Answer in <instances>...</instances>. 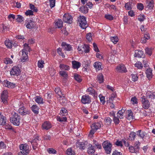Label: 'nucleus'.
<instances>
[{"instance_id": "nucleus-11", "label": "nucleus", "mask_w": 155, "mask_h": 155, "mask_svg": "<svg viewBox=\"0 0 155 155\" xmlns=\"http://www.w3.org/2000/svg\"><path fill=\"white\" fill-rule=\"evenodd\" d=\"M39 141L40 140L39 137L36 136L35 138L31 142L34 150H35L36 149Z\"/></svg>"}, {"instance_id": "nucleus-40", "label": "nucleus", "mask_w": 155, "mask_h": 155, "mask_svg": "<svg viewBox=\"0 0 155 155\" xmlns=\"http://www.w3.org/2000/svg\"><path fill=\"white\" fill-rule=\"evenodd\" d=\"M67 114L68 112L67 110L64 108H62L60 113V115L62 116H65Z\"/></svg>"}, {"instance_id": "nucleus-36", "label": "nucleus", "mask_w": 155, "mask_h": 155, "mask_svg": "<svg viewBox=\"0 0 155 155\" xmlns=\"http://www.w3.org/2000/svg\"><path fill=\"white\" fill-rule=\"evenodd\" d=\"M8 29V28L6 25L3 24L1 25L0 26V32H3L5 31H6Z\"/></svg>"}, {"instance_id": "nucleus-4", "label": "nucleus", "mask_w": 155, "mask_h": 155, "mask_svg": "<svg viewBox=\"0 0 155 155\" xmlns=\"http://www.w3.org/2000/svg\"><path fill=\"white\" fill-rule=\"evenodd\" d=\"M80 27L83 29H85L88 25L86 21V18L84 16H80L78 20Z\"/></svg>"}, {"instance_id": "nucleus-2", "label": "nucleus", "mask_w": 155, "mask_h": 155, "mask_svg": "<svg viewBox=\"0 0 155 155\" xmlns=\"http://www.w3.org/2000/svg\"><path fill=\"white\" fill-rule=\"evenodd\" d=\"M102 146L105 153L107 154H110L111 152L112 147L111 143L108 141H106L103 142Z\"/></svg>"}, {"instance_id": "nucleus-56", "label": "nucleus", "mask_w": 155, "mask_h": 155, "mask_svg": "<svg viewBox=\"0 0 155 155\" xmlns=\"http://www.w3.org/2000/svg\"><path fill=\"white\" fill-rule=\"evenodd\" d=\"M145 18V16L144 15L140 14L138 17V20L140 22L143 21Z\"/></svg>"}, {"instance_id": "nucleus-38", "label": "nucleus", "mask_w": 155, "mask_h": 155, "mask_svg": "<svg viewBox=\"0 0 155 155\" xmlns=\"http://www.w3.org/2000/svg\"><path fill=\"white\" fill-rule=\"evenodd\" d=\"M134 117L132 111L131 110H128L127 111V119L129 120H131L133 119Z\"/></svg>"}, {"instance_id": "nucleus-3", "label": "nucleus", "mask_w": 155, "mask_h": 155, "mask_svg": "<svg viewBox=\"0 0 155 155\" xmlns=\"http://www.w3.org/2000/svg\"><path fill=\"white\" fill-rule=\"evenodd\" d=\"M21 151L19 152L18 155H27L29 152V147L26 144H22L20 146Z\"/></svg>"}, {"instance_id": "nucleus-32", "label": "nucleus", "mask_w": 155, "mask_h": 155, "mask_svg": "<svg viewBox=\"0 0 155 155\" xmlns=\"http://www.w3.org/2000/svg\"><path fill=\"white\" fill-rule=\"evenodd\" d=\"M147 76L149 79L152 78V70L150 68L148 69L146 71Z\"/></svg>"}, {"instance_id": "nucleus-24", "label": "nucleus", "mask_w": 155, "mask_h": 155, "mask_svg": "<svg viewBox=\"0 0 155 155\" xmlns=\"http://www.w3.org/2000/svg\"><path fill=\"white\" fill-rule=\"evenodd\" d=\"M147 96L151 100L155 99V92L148 91L146 94Z\"/></svg>"}, {"instance_id": "nucleus-62", "label": "nucleus", "mask_w": 155, "mask_h": 155, "mask_svg": "<svg viewBox=\"0 0 155 155\" xmlns=\"http://www.w3.org/2000/svg\"><path fill=\"white\" fill-rule=\"evenodd\" d=\"M119 118H120L117 117H116L115 116L113 117V120L115 124H117L119 123L120 120H119Z\"/></svg>"}, {"instance_id": "nucleus-54", "label": "nucleus", "mask_w": 155, "mask_h": 155, "mask_svg": "<svg viewBox=\"0 0 155 155\" xmlns=\"http://www.w3.org/2000/svg\"><path fill=\"white\" fill-rule=\"evenodd\" d=\"M30 8L31 10L33 11V12H37L38 11V9L36 7H35L34 5L30 4L29 5Z\"/></svg>"}, {"instance_id": "nucleus-43", "label": "nucleus", "mask_w": 155, "mask_h": 155, "mask_svg": "<svg viewBox=\"0 0 155 155\" xmlns=\"http://www.w3.org/2000/svg\"><path fill=\"white\" fill-rule=\"evenodd\" d=\"M137 134L140 138L143 139L146 133L143 132H141V130H140L137 132Z\"/></svg>"}, {"instance_id": "nucleus-48", "label": "nucleus", "mask_w": 155, "mask_h": 155, "mask_svg": "<svg viewBox=\"0 0 155 155\" xmlns=\"http://www.w3.org/2000/svg\"><path fill=\"white\" fill-rule=\"evenodd\" d=\"M44 63V61L42 60H39L38 61V66L39 68H43Z\"/></svg>"}, {"instance_id": "nucleus-26", "label": "nucleus", "mask_w": 155, "mask_h": 155, "mask_svg": "<svg viewBox=\"0 0 155 155\" xmlns=\"http://www.w3.org/2000/svg\"><path fill=\"white\" fill-rule=\"evenodd\" d=\"M147 8L149 9H152L153 8V0H147Z\"/></svg>"}, {"instance_id": "nucleus-30", "label": "nucleus", "mask_w": 155, "mask_h": 155, "mask_svg": "<svg viewBox=\"0 0 155 155\" xmlns=\"http://www.w3.org/2000/svg\"><path fill=\"white\" fill-rule=\"evenodd\" d=\"M59 67L61 70L65 71H68L70 69L69 66L64 64H60Z\"/></svg>"}, {"instance_id": "nucleus-8", "label": "nucleus", "mask_w": 155, "mask_h": 155, "mask_svg": "<svg viewBox=\"0 0 155 155\" xmlns=\"http://www.w3.org/2000/svg\"><path fill=\"white\" fill-rule=\"evenodd\" d=\"M81 101L84 104H89L91 101V97L88 95H84L81 97Z\"/></svg>"}, {"instance_id": "nucleus-51", "label": "nucleus", "mask_w": 155, "mask_h": 155, "mask_svg": "<svg viewBox=\"0 0 155 155\" xmlns=\"http://www.w3.org/2000/svg\"><path fill=\"white\" fill-rule=\"evenodd\" d=\"M4 62L6 64H10L13 63V61L9 58H6L4 60Z\"/></svg>"}, {"instance_id": "nucleus-25", "label": "nucleus", "mask_w": 155, "mask_h": 155, "mask_svg": "<svg viewBox=\"0 0 155 155\" xmlns=\"http://www.w3.org/2000/svg\"><path fill=\"white\" fill-rule=\"evenodd\" d=\"M76 147L81 150H84L85 148V144L83 142H78L76 143Z\"/></svg>"}, {"instance_id": "nucleus-10", "label": "nucleus", "mask_w": 155, "mask_h": 155, "mask_svg": "<svg viewBox=\"0 0 155 155\" xmlns=\"http://www.w3.org/2000/svg\"><path fill=\"white\" fill-rule=\"evenodd\" d=\"M141 101L142 106L145 109H147L150 107V103L148 100L145 98L144 97H142Z\"/></svg>"}, {"instance_id": "nucleus-58", "label": "nucleus", "mask_w": 155, "mask_h": 155, "mask_svg": "<svg viewBox=\"0 0 155 155\" xmlns=\"http://www.w3.org/2000/svg\"><path fill=\"white\" fill-rule=\"evenodd\" d=\"M105 17L106 19L110 20H112L114 19L113 16L112 15L109 14L105 15Z\"/></svg>"}, {"instance_id": "nucleus-20", "label": "nucleus", "mask_w": 155, "mask_h": 155, "mask_svg": "<svg viewBox=\"0 0 155 155\" xmlns=\"http://www.w3.org/2000/svg\"><path fill=\"white\" fill-rule=\"evenodd\" d=\"M135 52L134 56L135 57H137L138 58H143L145 56V55L143 51H142L136 50Z\"/></svg>"}, {"instance_id": "nucleus-21", "label": "nucleus", "mask_w": 155, "mask_h": 155, "mask_svg": "<svg viewBox=\"0 0 155 155\" xmlns=\"http://www.w3.org/2000/svg\"><path fill=\"white\" fill-rule=\"evenodd\" d=\"M93 66L97 70L99 71L102 69V63L100 62H95Z\"/></svg>"}, {"instance_id": "nucleus-42", "label": "nucleus", "mask_w": 155, "mask_h": 155, "mask_svg": "<svg viewBox=\"0 0 155 155\" xmlns=\"http://www.w3.org/2000/svg\"><path fill=\"white\" fill-rule=\"evenodd\" d=\"M79 11L83 13H86L88 12V9L87 7L83 6L79 8Z\"/></svg>"}, {"instance_id": "nucleus-49", "label": "nucleus", "mask_w": 155, "mask_h": 155, "mask_svg": "<svg viewBox=\"0 0 155 155\" xmlns=\"http://www.w3.org/2000/svg\"><path fill=\"white\" fill-rule=\"evenodd\" d=\"M47 151L50 154H55L57 153V151L54 149L49 148L47 149Z\"/></svg>"}, {"instance_id": "nucleus-14", "label": "nucleus", "mask_w": 155, "mask_h": 155, "mask_svg": "<svg viewBox=\"0 0 155 155\" xmlns=\"http://www.w3.org/2000/svg\"><path fill=\"white\" fill-rule=\"evenodd\" d=\"M116 70L119 72H126L127 70L124 64H120L118 65L116 68Z\"/></svg>"}, {"instance_id": "nucleus-44", "label": "nucleus", "mask_w": 155, "mask_h": 155, "mask_svg": "<svg viewBox=\"0 0 155 155\" xmlns=\"http://www.w3.org/2000/svg\"><path fill=\"white\" fill-rule=\"evenodd\" d=\"M124 112V110H119L117 113V116L120 119L123 118V114Z\"/></svg>"}, {"instance_id": "nucleus-23", "label": "nucleus", "mask_w": 155, "mask_h": 155, "mask_svg": "<svg viewBox=\"0 0 155 155\" xmlns=\"http://www.w3.org/2000/svg\"><path fill=\"white\" fill-rule=\"evenodd\" d=\"M72 68L74 69H78L81 66V63L75 61H72Z\"/></svg>"}, {"instance_id": "nucleus-15", "label": "nucleus", "mask_w": 155, "mask_h": 155, "mask_svg": "<svg viewBox=\"0 0 155 155\" xmlns=\"http://www.w3.org/2000/svg\"><path fill=\"white\" fill-rule=\"evenodd\" d=\"M35 23L31 20H29L26 22L25 25L26 27L28 29H31L34 27Z\"/></svg>"}, {"instance_id": "nucleus-29", "label": "nucleus", "mask_w": 155, "mask_h": 155, "mask_svg": "<svg viewBox=\"0 0 155 155\" xmlns=\"http://www.w3.org/2000/svg\"><path fill=\"white\" fill-rule=\"evenodd\" d=\"M150 38V36L148 34H144V36L141 38V41L142 43H145L147 40Z\"/></svg>"}, {"instance_id": "nucleus-61", "label": "nucleus", "mask_w": 155, "mask_h": 155, "mask_svg": "<svg viewBox=\"0 0 155 155\" xmlns=\"http://www.w3.org/2000/svg\"><path fill=\"white\" fill-rule=\"evenodd\" d=\"M87 39L89 41H91L92 40V35L91 33H89L87 34Z\"/></svg>"}, {"instance_id": "nucleus-39", "label": "nucleus", "mask_w": 155, "mask_h": 155, "mask_svg": "<svg viewBox=\"0 0 155 155\" xmlns=\"http://www.w3.org/2000/svg\"><path fill=\"white\" fill-rule=\"evenodd\" d=\"M129 151L132 153H136L138 151V146L136 147H134L132 146H130L129 148Z\"/></svg>"}, {"instance_id": "nucleus-47", "label": "nucleus", "mask_w": 155, "mask_h": 155, "mask_svg": "<svg viewBox=\"0 0 155 155\" xmlns=\"http://www.w3.org/2000/svg\"><path fill=\"white\" fill-rule=\"evenodd\" d=\"M136 137V133L133 132H131L129 136V139L131 140H134Z\"/></svg>"}, {"instance_id": "nucleus-37", "label": "nucleus", "mask_w": 155, "mask_h": 155, "mask_svg": "<svg viewBox=\"0 0 155 155\" xmlns=\"http://www.w3.org/2000/svg\"><path fill=\"white\" fill-rule=\"evenodd\" d=\"M97 80V81L100 84L104 82V77L102 74L100 73L98 75Z\"/></svg>"}, {"instance_id": "nucleus-41", "label": "nucleus", "mask_w": 155, "mask_h": 155, "mask_svg": "<svg viewBox=\"0 0 155 155\" xmlns=\"http://www.w3.org/2000/svg\"><path fill=\"white\" fill-rule=\"evenodd\" d=\"M5 45L8 48H12L13 43L12 42L9 40H5Z\"/></svg>"}, {"instance_id": "nucleus-5", "label": "nucleus", "mask_w": 155, "mask_h": 155, "mask_svg": "<svg viewBox=\"0 0 155 155\" xmlns=\"http://www.w3.org/2000/svg\"><path fill=\"white\" fill-rule=\"evenodd\" d=\"M78 49L79 53H87L89 51V47L87 45H80L78 46Z\"/></svg>"}, {"instance_id": "nucleus-12", "label": "nucleus", "mask_w": 155, "mask_h": 155, "mask_svg": "<svg viewBox=\"0 0 155 155\" xmlns=\"http://www.w3.org/2000/svg\"><path fill=\"white\" fill-rule=\"evenodd\" d=\"M3 84L4 86L10 88H14L15 87V84L5 80L3 82Z\"/></svg>"}, {"instance_id": "nucleus-55", "label": "nucleus", "mask_w": 155, "mask_h": 155, "mask_svg": "<svg viewBox=\"0 0 155 155\" xmlns=\"http://www.w3.org/2000/svg\"><path fill=\"white\" fill-rule=\"evenodd\" d=\"M101 103L104 104L105 102V97L101 94H100L99 96Z\"/></svg>"}, {"instance_id": "nucleus-28", "label": "nucleus", "mask_w": 155, "mask_h": 155, "mask_svg": "<svg viewBox=\"0 0 155 155\" xmlns=\"http://www.w3.org/2000/svg\"><path fill=\"white\" fill-rule=\"evenodd\" d=\"M63 26V22L62 20L60 19H58V20L55 22V27L56 28H61Z\"/></svg>"}, {"instance_id": "nucleus-33", "label": "nucleus", "mask_w": 155, "mask_h": 155, "mask_svg": "<svg viewBox=\"0 0 155 155\" xmlns=\"http://www.w3.org/2000/svg\"><path fill=\"white\" fill-rule=\"evenodd\" d=\"M95 151V150L94 148V147L91 145H89V147L87 150V152L89 154H92Z\"/></svg>"}, {"instance_id": "nucleus-59", "label": "nucleus", "mask_w": 155, "mask_h": 155, "mask_svg": "<svg viewBox=\"0 0 155 155\" xmlns=\"http://www.w3.org/2000/svg\"><path fill=\"white\" fill-rule=\"evenodd\" d=\"M16 20L18 22H21L23 21V18L20 15H18Z\"/></svg>"}, {"instance_id": "nucleus-53", "label": "nucleus", "mask_w": 155, "mask_h": 155, "mask_svg": "<svg viewBox=\"0 0 155 155\" xmlns=\"http://www.w3.org/2000/svg\"><path fill=\"white\" fill-rule=\"evenodd\" d=\"M135 66L139 69H141L143 67L142 63L140 61L137 62L135 64Z\"/></svg>"}, {"instance_id": "nucleus-1", "label": "nucleus", "mask_w": 155, "mask_h": 155, "mask_svg": "<svg viewBox=\"0 0 155 155\" xmlns=\"http://www.w3.org/2000/svg\"><path fill=\"white\" fill-rule=\"evenodd\" d=\"M20 119V116L18 115L17 113L15 112H12V113L10 117V121L13 124L16 126L19 125Z\"/></svg>"}, {"instance_id": "nucleus-22", "label": "nucleus", "mask_w": 155, "mask_h": 155, "mask_svg": "<svg viewBox=\"0 0 155 155\" xmlns=\"http://www.w3.org/2000/svg\"><path fill=\"white\" fill-rule=\"evenodd\" d=\"M61 45L63 49H64L65 51H70L72 50L71 46L69 44H66L65 42H62Z\"/></svg>"}, {"instance_id": "nucleus-34", "label": "nucleus", "mask_w": 155, "mask_h": 155, "mask_svg": "<svg viewBox=\"0 0 155 155\" xmlns=\"http://www.w3.org/2000/svg\"><path fill=\"white\" fill-rule=\"evenodd\" d=\"M35 101L36 102L39 104L43 103V99L40 96H37L35 98Z\"/></svg>"}, {"instance_id": "nucleus-19", "label": "nucleus", "mask_w": 155, "mask_h": 155, "mask_svg": "<svg viewBox=\"0 0 155 155\" xmlns=\"http://www.w3.org/2000/svg\"><path fill=\"white\" fill-rule=\"evenodd\" d=\"M101 127V122L94 123L92 124V125L91 126V128L93 130L94 129V130H96L100 128Z\"/></svg>"}, {"instance_id": "nucleus-35", "label": "nucleus", "mask_w": 155, "mask_h": 155, "mask_svg": "<svg viewBox=\"0 0 155 155\" xmlns=\"http://www.w3.org/2000/svg\"><path fill=\"white\" fill-rule=\"evenodd\" d=\"M31 109L32 111L35 114H37L38 113L39 108L36 105H33L31 107Z\"/></svg>"}, {"instance_id": "nucleus-7", "label": "nucleus", "mask_w": 155, "mask_h": 155, "mask_svg": "<svg viewBox=\"0 0 155 155\" xmlns=\"http://www.w3.org/2000/svg\"><path fill=\"white\" fill-rule=\"evenodd\" d=\"M8 92L7 91H3L1 95L2 101L4 104H7L8 103Z\"/></svg>"}, {"instance_id": "nucleus-60", "label": "nucleus", "mask_w": 155, "mask_h": 155, "mask_svg": "<svg viewBox=\"0 0 155 155\" xmlns=\"http://www.w3.org/2000/svg\"><path fill=\"white\" fill-rule=\"evenodd\" d=\"M24 47L23 49H25V51L28 52V51H29L30 50V48L28 46V45L26 43H25L24 45Z\"/></svg>"}, {"instance_id": "nucleus-17", "label": "nucleus", "mask_w": 155, "mask_h": 155, "mask_svg": "<svg viewBox=\"0 0 155 155\" xmlns=\"http://www.w3.org/2000/svg\"><path fill=\"white\" fill-rule=\"evenodd\" d=\"M22 56L21 57V61L23 62H25L28 59V56L27 51H25V49H23L22 51Z\"/></svg>"}, {"instance_id": "nucleus-16", "label": "nucleus", "mask_w": 155, "mask_h": 155, "mask_svg": "<svg viewBox=\"0 0 155 155\" xmlns=\"http://www.w3.org/2000/svg\"><path fill=\"white\" fill-rule=\"evenodd\" d=\"M51 127V125L49 122L45 121L42 124V128L43 130H48Z\"/></svg>"}, {"instance_id": "nucleus-64", "label": "nucleus", "mask_w": 155, "mask_h": 155, "mask_svg": "<svg viewBox=\"0 0 155 155\" xmlns=\"http://www.w3.org/2000/svg\"><path fill=\"white\" fill-rule=\"evenodd\" d=\"M8 18L11 21H13L15 18V15L13 14L9 15L8 16Z\"/></svg>"}, {"instance_id": "nucleus-27", "label": "nucleus", "mask_w": 155, "mask_h": 155, "mask_svg": "<svg viewBox=\"0 0 155 155\" xmlns=\"http://www.w3.org/2000/svg\"><path fill=\"white\" fill-rule=\"evenodd\" d=\"M19 113L21 115H25L29 113V112L24 107H20L18 110Z\"/></svg>"}, {"instance_id": "nucleus-52", "label": "nucleus", "mask_w": 155, "mask_h": 155, "mask_svg": "<svg viewBox=\"0 0 155 155\" xmlns=\"http://www.w3.org/2000/svg\"><path fill=\"white\" fill-rule=\"evenodd\" d=\"M60 74L64 78L68 77V74L67 72L65 71H61L59 72Z\"/></svg>"}, {"instance_id": "nucleus-13", "label": "nucleus", "mask_w": 155, "mask_h": 155, "mask_svg": "<svg viewBox=\"0 0 155 155\" xmlns=\"http://www.w3.org/2000/svg\"><path fill=\"white\" fill-rule=\"evenodd\" d=\"M88 94L92 95L94 97H97V92L92 87H89L87 88L86 91Z\"/></svg>"}, {"instance_id": "nucleus-9", "label": "nucleus", "mask_w": 155, "mask_h": 155, "mask_svg": "<svg viewBox=\"0 0 155 155\" xmlns=\"http://www.w3.org/2000/svg\"><path fill=\"white\" fill-rule=\"evenodd\" d=\"M21 73V71L18 67L15 66L12 68L10 71L11 75L18 76Z\"/></svg>"}, {"instance_id": "nucleus-46", "label": "nucleus", "mask_w": 155, "mask_h": 155, "mask_svg": "<svg viewBox=\"0 0 155 155\" xmlns=\"http://www.w3.org/2000/svg\"><path fill=\"white\" fill-rule=\"evenodd\" d=\"M111 41L114 44H116L118 41V38L117 36H114V37H111L110 38Z\"/></svg>"}, {"instance_id": "nucleus-63", "label": "nucleus", "mask_w": 155, "mask_h": 155, "mask_svg": "<svg viewBox=\"0 0 155 155\" xmlns=\"http://www.w3.org/2000/svg\"><path fill=\"white\" fill-rule=\"evenodd\" d=\"M50 6L51 8L54 7L55 5V0H49Z\"/></svg>"}, {"instance_id": "nucleus-50", "label": "nucleus", "mask_w": 155, "mask_h": 155, "mask_svg": "<svg viewBox=\"0 0 155 155\" xmlns=\"http://www.w3.org/2000/svg\"><path fill=\"white\" fill-rule=\"evenodd\" d=\"M74 78L76 81L79 82H80L82 81L81 77L77 74H75Z\"/></svg>"}, {"instance_id": "nucleus-18", "label": "nucleus", "mask_w": 155, "mask_h": 155, "mask_svg": "<svg viewBox=\"0 0 155 155\" xmlns=\"http://www.w3.org/2000/svg\"><path fill=\"white\" fill-rule=\"evenodd\" d=\"M54 91L56 94L58 95L60 97L62 98V100L64 101V102L66 101V99L64 97V96H63V94L60 90V88L58 87H56L55 88Z\"/></svg>"}, {"instance_id": "nucleus-6", "label": "nucleus", "mask_w": 155, "mask_h": 155, "mask_svg": "<svg viewBox=\"0 0 155 155\" xmlns=\"http://www.w3.org/2000/svg\"><path fill=\"white\" fill-rule=\"evenodd\" d=\"M73 18L71 15L69 13L65 14L63 16L64 22L71 24L72 22Z\"/></svg>"}, {"instance_id": "nucleus-57", "label": "nucleus", "mask_w": 155, "mask_h": 155, "mask_svg": "<svg viewBox=\"0 0 155 155\" xmlns=\"http://www.w3.org/2000/svg\"><path fill=\"white\" fill-rule=\"evenodd\" d=\"M131 102L132 104H134L137 103V99L136 97H132Z\"/></svg>"}, {"instance_id": "nucleus-31", "label": "nucleus", "mask_w": 155, "mask_h": 155, "mask_svg": "<svg viewBox=\"0 0 155 155\" xmlns=\"http://www.w3.org/2000/svg\"><path fill=\"white\" fill-rule=\"evenodd\" d=\"M6 122L5 117L0 112V125H4Z\"/></svg>"}, {"instance_id": "nucleus-45", "label": "nucleus", "mask_w": 155, "mask_h": 155, "mask_svg": "<svg viewBox=\"0 0 155 155\" xmlns=\"http://www.w3.org/2000/svg\"><path fill=\"white\" fill-rule=\"evenodd\" d=\"M66 154L67 155H75V153L74 152L71 148L68 149L66 151Z\"/></svg>"}]
</instances>
